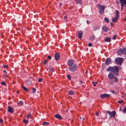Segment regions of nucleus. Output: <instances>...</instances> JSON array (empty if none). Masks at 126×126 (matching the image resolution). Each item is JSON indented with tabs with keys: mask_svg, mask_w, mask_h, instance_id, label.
Here are the masks:
<instances>
[{
	"mask_svg": "<svg viewBox=\"0 0 126 126\" xmlns=\"http://www.w3.org/2000/svg\"><path fill=\"white\" fill-rule=\"evenodd\" d=\"M102 30H103L104 32H107L108 31V29L107 27L104 26L102 28Z\"/></svg>",
	"mask_w": 126,
	"mask_h": 126,
	"instance_id": "obj_15",
	"label": "nucleus"
},
{
	"mask_svg": "<svg viewBox=\"0 0 126 126\" xmlns=\"http://www.w3.org/2000/svg\"><path fill=\"white\" fill-rule=\"evenodd\" d=\"M48 61V60L47 59H45L43 62L44 64L45 65H46Z\"/></svg>",
	"mask_w": 126,
	"mask_h": 126,
	"instance_id": "obj_29",
	"label": "nucleus"
},
{
	"mask_svg": "<svg viewBox=\"0 0 126 126\" xmlns=\"http://www.w3.org/2000/svg\"><path fill=\"white\" fill-rule=\"evenodd\" d=\"M114 81L115 82H117L118 81V79L116 77H114Z\"/></svg>",
	"mask_w": 126,
	"mask_h": 126,
	"instance_id": "obj_26",
	"label": "nucleus"
},
{
	"mask_svg": "<svg viewBox=\"0 0 126 126\" xmlns=\"http://www.w3.org/2000/svg\"><path fill=\"white\" fill-rule=\"evenodd\" d=\"M3 67L6 69H7L9 68L8 65H3Z\"/></svg>",
	"mask_w": 126,
	"mask_h": 126,
	"instance_id": "obj_37",
	"label": "nucleus"
},
{
	"mask_svg": "<svg viewBox=\"0 0 126 126\" xmlns=\"http://www.w3.org/2000/svg\"><path fill=\"white\" fill-rule=\"evenodd\" d=\"M100 26H95L93 28V31H95L98 30Z\"/></svg>",
	"mask_w": 126,
	"mask_h": 126,
	"instance_id": "obj_20",
	"label": "nucleus"
},
{
	"mask_svg": "<svg viewBox=\"0 0 126 126\" xmlns=\"http://www.w3.org/2000/svg\"><path fill=\"white\" fill-rule=\"evenodd\" d=\"M110 38L109 36L106 37L104 40L105 42H110Z\"/></svg>",
	"mask_w": 126,
	"mask_h": 126,
	"instance_id": "obj_17",
	"label": "nucleus"
},
{
	"mask_svg": "<svg viewBox=\"0 0 126 126\" xmlns=\"http://www.w3.org/2000/svg\"><path fill=\"white\" fill-rule=\"evenodd\" d=\"M113 69L112 72L115 76H117L119 75V69L118 67L117 66H114L113 67Z\"/></svg>",
	"mask_w": 126,
	"mask_h": 126,
	"instance_id": "obj_2",
	"label": "nucleus"
},
{
	"mask_svg": "<svg viewBox=\"0 0 126 126\" xmlns=\"http://www.w3.org/2000/svg\"><path fill=\"white\" fill-rule=\"evenodd\" d=\"M35 126H38L37 125H36Z\"/></svg>",
	"mask_w": 126,
	"mask_h": 126,
	"instance_id": "obj_56",
	"label": "nucleus"
},
{
	"mask_svg": "<svg viewBox=\"0 0 126 126\" xmlns=\"http://www.w3.org/2000/svg\"><path fill=\"white\" fill-rule=\"evenodd\" d=\"M86 22L87 24H88L89 23V22L88 20H87L86 21Z\"/></svg>",
	"mask_w": 126,
	"mask_h": 126,
	"instance_id": "obj_52",
	"label": "nucleus"
},
{
	"mask_svg": "<svg viewBox=\"0 0 126 126\" xmlns=\"http://www.w3.org/2000/svg\"><path fill=\"white\" fill-rule=\"evenodd\" d=\"M105 8V6L103 5H102L101 7L99 8L100 10L99 11V13L100 14H102L104 13Z\"/></svg>",
	"mask_w": 126,
	"mask_h": 126,
	"instance_id": "obj_5",
	"label": "nucleus"
},
{
	"mask_svg": "<svg viewBox=\"0 0 126 126\" xmlns=\"http://www.w3.org/2000/svg\"><path fill=\"white\" fill-rule=\"evenodd\" d=\"M67 65L69 66V70L71 72H74L76 71L78 69L77 64L74 63V61L72 59H69L67 62Z\"/></svg>",
	"mask_w": 126,
	"mask_h": 126,
	"instance_id": "obj_1",
	"label": "nucleus"
},
{
	"mask_svg": "<svg viewBox=\"0 0 126 126\" xmlns=\"http://www.w3.org/2000/svg\"><path fill=\"white\" fill-rule=\"evenodd\" d=\"M23 104V102L22 101H19L17 103V104L18 106H22Z\"/></svg>",
	"mask_w": 126,
	"mask_h": 126,
	"instance_id": "obj_21",
	"label": "nucleus"
},
{
	"mask_svg": "<svg viewBox=\"0 0 126 126\" xmlns=\"http://www.w3.org/2000/svg\"><path fill=\"white\" fill-rule=\"evenodd\" d=\"M118 17H117L116 16L114 18L112 19V20L113 22H116L118 20Z\"/></svg>",
	"mask_w": 126,
	"mask_h": 126,
	"instance_id": "obj_24",
	"label": "nucleus"
},
{
	"mask_svg": "<svg viewBox=\"0 0 126 126\" xmlns=\"http://www.w3.org/2000/svg\"><path fill=\"white\" fill-rule=\"evenodd\" d=\"M123 112L125 113H126V106L125 107V108L123 110Z\"/></svg>",
	"mask_w": 126,
	"mask_h": 126,
	"instance_id": "obj_42",
	"label": "nucleus"
},
{
	"mask_svg": "<svg viewBox=\"0 0 126 126\" xmlns=\"http://www.w3.org/2000/svg\"><path fill=\"white\" fill-rule=\"evenodd\" d=\"M26 83L27 85H30L32 84V81L30 80H28L26 81Z\"/></svg>",
	"mask_w": 126,
	"mask_h": 126,
	"instance_id": "obj_22",
	"label": "nucleus"
},
{
	"mask_svg": "<svg viewBox=\"0 0 126 126\" xmlns=\"http://www.w3.org/2000/svg\"><path fill=\"white\" fill-rule=\"evenodd\" d=\"M125 59H126V56L125 57Z\"/></svg>",
	"mask_w": 126,
	"mask_h": 126,
	"instance_id": "obj_62",
	"label": "nucleus"
},
{
	"mask_svg": "<svg viewBox=\"0 0 126 126\" xmlns=\"http://www.w3.org/2000/svg\"><path fill=\"white\" fill-rule=\"evenodd\" d=\"M88 46L89 47H92V44L91 43H89L88 44Z\"/></svg>",
	"mask_w": 126,
	"mask_h": 126,
	"instance_id": "obj_44",
	"label": "nucleus"
},
{
	"mask_svg": "<svg viewBox=\"0 0 126 126\" xmlns=\"http://www.w3.org/2000/svg\"><path fill=\"white\" fill-rule=\"evenodd\" d=\"M97 82H95V84H97Z\"/></svg>",
	"mask_w": 126,
	"mask_h": 126,
	"instance_id": "obj_57",
	"label": "nucleus"
},
{
	"mask_svg": "<svg viewBox=\"0 0 126 126\" xmlns=\"http://www.w3.org/2000/svg\"><path fill=\"white\" fill-rule=\"evenodd\" d=\"M0 83L2 85L5 86L6 85L5 84L6 83L4 81H3L2 82H1Z\"/></svg>",
	"mask_w": 126,
	"mask_h": 126,
	"instance_id": "obj_35",
	"label": "nucleus"
},
{
	"mask_svg": "<svg viewBox=\"0 0 126 126\" xmlns=\"http://www.w3.org/2000/svg\"><path fill=\"white\" fill-rule=\"evenodd\" d=\"M104 20L107 23H109L110 21L108 18H105Z\"/></svg>",
	"mask_w": 126,
	"mask_h": 126,
	"instance_id": "obj_33",
	"label": "nucleus"
},
{
	"mask_svg": "<svg viewBox=\"0 0 126 126\" xmlns=\"http://www.w3.org/2000/svg\"><path fill=\"white\" fill-rule=\"evenodd\" d=\"M32 115L30 113H29L27 115V116L28 119H29V118H31L32 117Z\"/></svg>",
	"mask_w": 126,
	"mask_h": 126,
	"instance_id": "obj_32",
	"label": "nucleus"
},
{
	"mask_svg": "<svg viewBox=\"0 0 126 126\" xmlns=\"http://www.w3.org/2000/svg\"><path fill=\"white\" fill-rule=\"evenodd\" d=\"M110 97V95L107 94H101L100 95V97L102 99H103V98L105 97L109 98Z\"/></svg>",
	"mask_w": 126,
	"mask_h": 126,
	"instance_id": "obj_7",
	"label": "nucleus"
},
{
	"mask_svg": "<svg viewBox=\"0 0 126 126\" xmlns=\"http://www.w3.org/2000/svg\"><path fill=\"white\" fill-rule=\"evenodd\" d=\"M126 5L125 6V7H126Z\"/></svg>",
	"mask_w": 126,
	"mask_h": 126,
	"instance_id": "obj_60",
	"label": "nucleus"
},
{
	"mask_svg": "<svg viewBox=\"0 0 126 126\" xmlns=\"http://www.w3.org/2000/svg\"><path fill=\"white\" fill-rule=\"evenodd\" d=\"M121 9L122 10L123 9V7L124 6V5H121Z\"/></svg>",
	"mask_w": 126,
	"mask_h": 126,
	"instance_id": "obj_49",
	"label": "nucleus"
},
{
	"mask_svg": "<svg viewBox=\"0 0 126 126\" xmlns=\"http://www.w3.org/2000/svg\"><path fill=\"white\" fill-rule=\"evenodd\" d=\"M54 116L56 118L59 119H62L63 118L62 116L59 114L55 115Z\"/></svg>",
	"mask_w": 126,
	"mask_h": 126,
	"instance_id": "obj_14",
	"label": "nucleus"
},
{
	"mask_svg": "<svg viewBox=\"0 0 126 126\" xmlns=\"http://www.w3.org/2000/svg\"><path fill=\"white\" fill-rule=\"evenodd\" d=\"M16 93L17 94H18L19 93V92L18 91H17L16 92Z\"/></svg>",
	"mask_w": 126,
	"mask_h": 126,
	"instance_id": "obj_54",
	"label": "nucleus"
},
{
	"mask_svg": "<svg viewBox=\"0 0 126 126\" xmlns=\"http://www.w3.org/2000/svg\"><path fill=\"white\" fill-rule=\"evenodd\" d=\"M54 57L55 59L57 61L60 58V56L59 53H56L54 54Z\"/></svg>",
	"mask_w": 126,
	"mask_h": 126,
	"instance_id": "obj_9",
	"label": "nucleus"
},
{
	"mask_svg": "<svg viewBox=\"0 0 126 126\" xmlns=\"http://www.w3.org/2000/svg\"><path fill=\"white\" fill-rule=\"evenodd\" d=\"M3 122V120L1 119H0V123H2Z\"/></svg>",
	"mask_w": 126,
	"mask_h": 126,
	"instance_id": "obj_45",
	"label": "nucleus"
},
{
	"mask_svg": "<svg viewBox=\"0 0 126 126\" xmlns=\"http://www.w3.org/2000/svg\"><path fill=\"white\" fill-rule=\"evenodd\" d=\"M123 101V100H121L120 101H118V102L119 103L121 104L122 103Z\"/></svg>",
	"mask_w": 126,
	"mask_h": 126,
	"instance_id": "obj_40",
	"label": "nucleus"
},
{
	"mask_svg": "<svg viewBox=\"0 0 126 126\" xmlns=\"http://www.w3.org/2000/svg\"><path fill=\"white\" fill-rule=\"evenodd\" d=\"M115 11L116 16L117 17H120V16L119 15V12L117 10H116Z\"/></svg>",
	"mask_w": 126,
	"mask_h": 126,
	"instance_id": "obj_19",
	"label": "nucleus"
},
{
	"mask_svg": "<svg viewBox=\"0 0 126 126\" xmlns=\"http://www.w3.org/2000/svg\"><path fill=\"white\" fill-rule=\"evenodd\" d=\"M123 53L126 55V48H124L123 49Z\"/></svg>",
	"mask_w": 126,
	"mask_h": 126,
	"instance_id": "obj_27",
	"label": "nucleus"
},
{
	"mask_svg": "<svg viewBox=\"0 0 126 126\" xmlns=\"http://www.w3.org/2000/svg\"><path fill=\"white\" fill-rule=\"evenodd\" d=\"M107 112L109 115V118H111L112 117L115 118V115L116 114V111H113L111 112L109 111H107Z\"/></svg>",
	"mask_w": 126,
	"mask_h": 126,
	"instance_id": "obj_3",
	"label": "nucleus"
},
{
	"mask_svg": "<svg viewBox=\"0 0 126 126\" xmlns=\"http://www.w3.org/2000/svg\"><path fill=\"white\" fill-rule=\"evenodd\" d=\"M67 77L69 80H71V77L70 75V74H68V75H67Z\"/></svg>",
	"mask_w": 126,
	"mask_h": 126,
	"instance_id": "obj_36",
	"label": "nucleus"
},
{
	"mask_svg": "<svg viewBox=\"0 0 126 126\" xmlns=\"http://www.w3.org/2000/svg\"><path fill=\"white\" fill-rule=\"evenodd\" d=\"M95 38V36H94V35H93L90 38V40H94Z\"/></svg>",
	"mask_w": 126,
	"mask_h": 126,
	"instance_id": "obj_28",
	"label": "nucleus"
},
{
	"mask_svg": "<svg viewBox=\"0 0 126 126\" xmlns=\"http://www.w3.org/2000/svg\"><path fill=\"white\" fill-rule=\"evenodd\" d=\"M87 73V71H86V73Z\"/></svg>",
	"mask_w": 126,
	"mask_h": 126,
	"instance_id": "obj_61",
	"label": "nucleus"
},
{
	"mask_svg": "<svg viewBox=\"0 0 126 126\" xmlns=\"http://www.w3.org/2000/svg\"><path fill=\"white\" fill-rule=\"evenodd\" d=\"M101 117L102 119H105L107 117V114L105 112H103L101 115Z\"/></svg>",
	"mask_w": 126,
	"mask_h": 126,
	"instance_id": "obj_11",
	"label": "nucleus"
},
{
	"mask_svg": "<svg viewBox=\"0 0 126 126\" xmlns=\"http://www.w3.org/2000/svg\"><path fill=\"white\" fill-rule=\"evenodd\" d=\"M22 87L25 91L27 92L28 91V89L26 88L25 87L22 86Z\"/></svg>",
	"mask_w": 126,
	"mask_h": 126,
	"instance_id": "obj_30",
	"label": "nucleus"
},
{
	"mask_svg": "<svg viewBox=\"0 0 126 126\" xmlns=\"http://www.w3.org/2000/svg\"><path fill=\"white\" fill-rule=\"evenodd\" d=\"M111 63V59L110 58H107L106 59L105 62V64L107 65H109Z\"/></svg>",
	"mask_w": 126,
	"mask_h": 126,
	"instance_id": "obj_6",
	"label": "nucleus"
},
{
	"mask_svg": "<svg viewBox=\"0 0 126 126\" xmlns=\"http://www.w3.org/2000/svg\"><path fill=\"white\" fill-rule=\"evenodd\" d=\"M92 83L93 84V85L94 86H96V84L94 82H93Z\"/></svg>",
	"mask_w": 126,
	"mask_h": 126,
	"instance_id": "obj_48",
	"label": "nucleus"
},
{
	"mask_svg": "<svg viewBox=\"0 0 126 126\" xmlns=\"http://www.w3.org/2000/svg\"><path fill=\"white\" fill-rule=\"evenodd\" d=\"M97 6L98 8H99L101 7V4H97Z\"/></svg>",
	"mask_w": 126,
	"mask_h": 126,
	"instance_id": "obj_41",
	"label": "nucleus"
},
{
	"mask_svg": "<svg viewBox=\"0 0 126 126\" xmlns=\"http://www.w3.org/2000/svg\"><path fill=\"white\" fill-rule=\"evenodd\" d=\"M3 72L5 73L6 74L7 73V72L5 70H3Z\"/></svg>",
	"mask_w": 126,
	"mask_h": 126,
	"instance_id": "obj_53",
	"label": "nucleus"
},
{
	"mask_svg": "<svg viewBox=\"0 0 126 126\" xmlns=\"http://www.w3.org/2000/svg\"><path fill=\"white\" fill-rule=\"evenodd\" d=\"M116 35H115L113 37V39L115 40L116 39Z\"/></svg>",
	"mask_w": 126,
	"mask_h": 126,
	"instance_id": "obj_46",
	"label": "nucleus"
},
{
	"mask_svg": "<svg viewBox=\"0 0 126 126\" xmlns=\"http://www.w3.org/2000/svg\"><path fill=\"white\" fill-rule=\"evenodd\" d=\"M83 34V32L81 31H80L78 32L77 34L79 36L78 37L79 39H81L82 38Z\"/></svg>",
	"mask_w": 126,
	"mask_h": 126,
	"instance_id": "obj_10",
	"label": "nucleus"
},
{
	"mask_svg": "<svg viewBox=\"0 0 126 126\" xmlns=\"http://www.w3.org/2000/svg\"><path fill=\"white\" fill-rule=\"evenodd\" d=\"M117 53L119 55H122L123 54L122 49L121 48L119 49L117 51Z\"/></svg>",
	"mask_w": 126,
	"mask_h": 126,
	"instance_id": "obj_13",
	"label": "nucleus"
},
{
	"mask_svg": "<svg viewBox=\"0 0 126 126\" xmlns=\"http://www.w3.org/2000/svg\"><path fill=\"white\" fill-rule=\"evenodd\" d=\"M114 75L112 73H110L108 75V78L110 79H112L114 78Z\"/></svg>",
	"mask_w": 126,
	"mask_h": 126,
	"instance_id": "obj_8",
	"label": "nucleus"
},
{
	"mask_svg": "<svg viewBox=\"0 0 126 126\" xmlns=\"http://www.w3.org/2000/svg\"><path fill=\"white\" fill-rule=\"evenodd\" d=\"M84 119V118H83V119H82V120H83Z\"/></svg>",
	"mask_w": 126,
	"mask_h": 126,
	"instance_id": "obj_58",
	"label": "nucleus"
},
{
	"mask_svg": "<svg viewBox=\"0 0 126 126\" xmlns=\"http://www.w3.org/2000/svg\"><path fill=\"white\" fill-rule=\"evenodd\" d=\"M64 18H67V17L66 16H65L64 17Z\"/></svg>",
	"mask_w": 126,
	"mask_h": 126,
	"instance_id": "obj_55",
	"label": "nucleus"
},
{
	"mask_svg": "<svg viewBox=\"0 0 126 126\" xmlns=\"http://www.w3.org/2000/svg\"><path fill=\"white\" fill-rule=\"evenodd\" d=\"M51 57L50 56H49L47 57V58L48 59H51Z\"/></svg>",
	"mask_w": 126,
	"mask_h": 126,
	"instance_id": "obj_47",
	"label": "nucleus"
},
{
	"mask_svg": "<svg viewBox=\"0 0 126 126\" xmlns=\"http://www.w3.org/2000/svg\"><path fill=\"white\" fill-rule=\"evenodd\" d=\"M123 60V58L120 57L116 58L115 61L116 64L121 65Z\"/></svg>",
	"mask_w": 126,
	"mask_h": 126,
	"instance_id": "obj_4",
	"label": "nucleus"
},
{
	"mask_svg": "<svg viewBox=\"0 0 126 126\" xmlns=\"http://www.w3.org/2000/svg\"><path fill=\"white\" fill-rule=\"evenodd\" d=\"M80 118L81 119L82 118V117H80Z\"/></svg>",
	"mask_w": 126,
	"mask_h": 126,
	"instance_id": "obj_59",
	"label": "nucleus"
},
{
	"mask_svg": "<svg viewBox=\"0 0 126 126\" xmlns=\"http://www.w3.org/2000/svg\"><path fill=\"white\" fill-rule=\"evenodd\" d=\"M3 76H4V77L5 78H6V77H7V75H6V74H4V75Z\"/></svg>",
	"mask_w": 126,
	"mask_h": 126,
	"instance_id": "obj_50",
	"label": "nucleus"
},
{
	"mask_svg": "<svg viewBox=\"0 0 126 126\" xmlns=\"http://www.w3.org/2000/svg\"><path fill=\"white\" fill-rule=\"evenodd\" d=\"M23 121L25 124H27L29 122V121L28 120H26L25 119L23 120Z\"/></svg>",
	"mask_w": 126,
	"mask_h": 126,
	"instance_id": "obj_34",
	"label": "nucleus"
},
{
	"mask_svg": "<svg viewBox=\"0 0 126 126\" xmlns=\"http://www.w3.org/2000/svg\"><path fill=\"white\" fill-rule=\"evenodd\" d=\"M113 69V67L109 66L107 69V71H110L112 72Z\"/></svg>",
	"mask_w": 126,
	"mask_h": 126,
	"instance_id": "obj_18",
	"label": "nucleus"
},
{
	"mask_svg": "<svg viewBox=\"0 0 126 126\" xmlns=\"http://www.w3.org/2000/svg\"><path fill=\"white\" fill-rule=\"evenodd\" d=\"M121 5H124L126 4V0H119Z\"/></svg>",
	"mask_w": 126,
	"mask_h": 126,
	"instance_id": "obj_16",
	"label": "nucleus"
},
{
	"mask_svg": "<svg viewBox=\"0 0 126 126\" xmlns=\"http://www.w3.org/2000/svg\"><path fill=\"white\" fill-rule=\"evenodd\" d=\"M99 114V113L98 112L96 111V113H95V115H96V116H97V115H98Z\"/></svg>",
	"mask_w": 126,
	"mask_h": 126,
	"instance_id": "obj_51",
	"label": "nucleus"
},
{
	"mask_svg": "<svg viewBox=\"0 0 126 126\" xmlns=\"http://www.w3.org/2000/svg\"><path fill=\"white\" fill-rule=\"evenodd\" d=\"M77 4L79 3L81 4L82 2V0H75Z\"/></svg>",
	"mask_w": 126,
	"mask_h": 126,
	"instance_id": "obj_23",
	"label": "nucleus"
},
{
	"mask_svg": "<svg viewBox=\"0 0 126 126\" xmlns=\"http://www.w3.org/2000/svg\"><path fill=\"white\" fill-rule=\"evenodd\" d=\"M42 79L41 78H39L38 79V81L39 82H41L42 81Z\"/></svg>",
	"mask_w": 126,
	"mask_h": 126,
	"instance_id": "obj_43",
	"label": "nucleus"
},
{
	"mask_svg": "<svg viewBox=\"0 0 126 126\" xmlns=\"http://www.w3.org/2000/svg\"><path fill=\"white\" fill-rule=\"evenodd\" d=\"M111 92L113 94H116V92L113 90H111Z\"/></svg>",
	"mask_w": 126,
	"mask_h": 126,
	"instance_id": "obj_38",
	"label": "nucleus"
},
{
	"mask_svg": "<svg viewBox=\"0 0 126 126\" xmlns=\"http://www.w3.org/2000/svg\"><path fill=\"white\" fill-rule=\"evenodd\" d=\"M32 90L33 91V93H34L35 92V91H36V89L35 88H32Z\"/></svg>",
	"mask_w": 126,
	"mask_h": 126,
	"instance_id": "obj_39",
	"label": "nucleus"
},
{
	"mask_svg": "<svg viewBox=\"0 0 126 126\" xmlns=\"http://www.w3.org/2000/svg\"><path fill=\"white\" fill-rule=\"evenodd\" d=\"M8 110L9 112L11 113H13L14 112V110L11 107L9 106L8 107Z\"/></svg>",
	"mask_w": 126,
	"mask_h": 126,
	"instance_id": "obj_12",
	"label": "nucleus"
},
{
	"mask_svg": "<svg viewBox=\"0 0 126 126\" xmlns=\"http://www.w3.org/2000/svg\"><path fill=\"white\" fill-rule=\"evenodd\" d=\"M68 94L69 95H72L74 94V92L72 91H68Z\"/></svg>",
	"mask_w": 126,
	"mask_h": 126,
	"instance_id": "obj_25",
	"label": "nucleus"
},
{
	"mask_svg": "<svg viewBox=\"0 0 126 126\" xmlns=\"http://www.w3.org/2000/svg\"><path fill=\"white\" fill-rule=\"evenodd\" d=\"M49 124V123L47 122H43V125H48Z\"/></svg>",
	"mask_w": 126,
	"mask_h": 126,
	"instance_id": "obj_31",
	"label": "nucleus"
}]
</instances>
